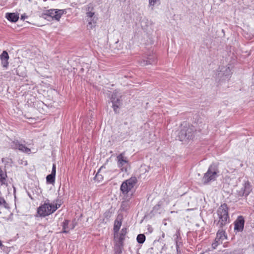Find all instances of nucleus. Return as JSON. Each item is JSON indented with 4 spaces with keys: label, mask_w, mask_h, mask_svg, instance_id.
<instances>
[{
    "label": "nucleus",
    "mask_w": 254,
    "mask_h": 254,
    "mask_svg": "<svg viewBox=\"0 0 254 254\" xmlns=\"http://www.w3.org/2000/svg\"><path fill=\"white\" fill-rule=\"evenodd\" d=\"M117 164L122 172H127L129 167L127 158L124 156V153H121L117 157Z\"/></svg>",
    "instance_id": "7"
},
{
    "label": "nucleus",
    "mask_w": 254,
    "mask_h": 254,
    "mask_svg": "<svg viewBox=\"0 0 254 254\" xmlns=\"http://www.w3.org/2000/svg\"><path fill=\"white\" fill-rule=\"evenodd\" d=\"M137 241L139 244H143L145 240V236L144 234H139L137 236Z\"/></svg>",
    "instance_id": "23"
},
{
    "label": "nucleus",
    "mask_w": 254,
    "mask_h": 254,
    "mask_svg": "<svg viewBox=\"0 0 254 254\" xmlns=\"http://www.w3.org/2000/svg\"><path fill=\"white\" fill-rule=\"evenodd\" d=\"M127 233V229L123 228L121 230L120 235L118 234V237L115 239L117 241V243L121 246H123L124 241L125 240V236Z\"/></svg>",
    "instance_id": "14"
},
{
    "label": "nucleus",
    "mask_w": 254,
    "mask_h": 254,
    "mask_svg": "<svg viewBox=\"0 0 254 254\" xmlns=\"http://www.w3.org/2000/svg\"><path fill=\"white\" fill-rule=\"evenodd\" d=\"M64 9H49L45 11L42 13L41 17L48 20L50 19H55L59 21L62 15L64 13Z\"/></svg>",
    "instance_id": "4"
},
{
    "label": "nucleus",
    "mask_w": 254,
    "mask_h": 254,
    "mask_svg": "<svg viewBox=\"0 0 254 254\" xmlns=\"http://www.w3.org/2000/svg\"><path fill=\"white\" fill-rule=\"evenodd\" d=\"M219 229L217 233L215 240H217L218 241H221V243H222V241L226 239V237L225 235V229L224 228H219Z\"/></svg>",
    "instance_id": "15"
},
{
    "label": "nucleus",
    "mask_w": 254,
    "mask_h": 254,
    "mask_svg": "<svg viewBox=\"0 0 254 254\" xmlns=\"http://www.w3.org/2000/svg\"><path fill=\"white\" fill-rule=\"evenodd\" d=\"M229 208L226 203L221 204L216 211L214 216V224L218 228H225L230 222L229 214Z\"/></svg>",
    "instance_id": "1"
},
{
    "label": "nucleus",
    "mask_w": 254,
    "mask_h": 254,
    "mask_svg": "<svg viewBox=\"0 0 254 254\" xmlns=\"http://www.w3.org/2000/svg\"><path fill=\"white\" fill-rule=\"evenodd\" d=\"M56 165L53 164L51 174L56 176Z\"/></svg>",
    "instance_id": "30"
},
{
    "label": "nucleus",
    "mask_w": 254,
    "mask_h": 254,
    "mask_svg": "<svg viewBox=\"0 0 254 254\" xmlns=\"http://www.w3.org/2000/svg\"><path fill=\"white\" fill-rule=\"evenodd\" d=\"M1 61L8 60L9 59V56L6 51H4L0 56Z\"/></svg>",
    "instance_id": "25"
},
{
    "label": "nucleus",
    "mask_w": 254,
    "mask_h": 254,
    "mask_svg": "<svg viewBox=\"0 0 254 254\" xmlns=\"http://www.w3.org/2000/svg\"><path fill=\"white\" fill-rule=\"evenodd\" d=\"M46 180L47 183L49 184H53L55 182V176L52 174L48 175L46 177Z\"/></svg>",
    "instance_id": "22"
},
{
    "label": "nucleus",
    "mask_w": 254,
    "mask_h": 254,
    "mask_svg": "<svg viewBox=\"0 0 254 254\" xmlns=\"http://www.w3.org/2000/svg\"><path fill=\"white\" fill-rule=\"evenodd\" d=\"M10 147L14 149H18L20 151L25 153H30L31 149L25 145L20 143L18 140H14L10 143Z\"/></svg>",
    "instance_id": "8"
},
{
    "label": "nucleus",
    "mask_w": 254,
    "mask_h": 254,
    "mask_svg": "<svg viewBox=\"0 0 254 254\" xmlns=\"http://www.w3.org/2000/svg\"><path fill=\"white\" fill-rule=\"evenodd\" d=\"M85 10L86 12L92 11L93 10V6L92 3H89L85 6Z\"/></svg>",
    "instance_id": "27"
},
{
    "label": "nucleus",
    "mask_w": 254,
    "mask_h": 254,
    "mask_svg": "<svg viewBox=\"0 0 254 254\" xmlns=\"http://www.w3.org/2000/svg\"><path fill=\"white\" fill-rule=\"evenodd\" d=\"M245 220L243 216H239L234 222V229L238 232H242L244 229Z\"/></svg>",
    "instance_id": "11"
},
{
    "label": "nucleus",
    "mask_w": 254,
    "mask_h": 254,
    "mask_svg": "<svg viewBox=\"0 0 254 254\" xmlns=\"http://www.w3.org/2000/svg\"><path fill=\"white\" fill-rule=\"evenodd\" d=\"M105 167L104 165L100 167V168L99 169V170H98V172L97 173L96 175H95V176L94 177L95 180L97 181L98 182H100V181H102L103 177L101 175L99 174V173L103 169H105Z\"/></svg>",
    "instance_id": "21"
},
{
    "label": "nucleus",
    "mask_w": 254,
    "mask_h": 254,
    "mask_svg": "<svg viewBox=\"0 0 254 254\" xmlns=\"http://www.w3.org/2000/svg\"><path fill=\"white\" fill-rule=\"evenodd\" d=\"M5 17L8 20L12 22H15L19 19L18 15L15 13H7Z\"/></svg>",
    "instance_id": "17"
},
{
    "label": "nucleus",
    "mask_w": 254,
    "mask_h": 254,
    "mask_svg": "<svg viewBox=\"0 0 254 254\" xmlns=\"http://www.w3.org/2000/svg\"><path fill=\"white\" fill-rule=\"evenodd\" d=\"M25 16L24 15H21V19H24Z\"/></svg>",
    "instance_id": "34"
},
{
    "label": "nucleus",
    "mask_w": 254,
    "mask_h": 254,
    "mask_svg": "<svg viewBox=\"0 0 254 254\" xmlns=\"http://www.w3.org/2000/svg\"><path fill=\"white\" fill-rule=\"evenodd\" d=\"M122 222L117 220L115 221L114 226V238L116 239L118 236V232L122 225Z\"/></svg>",
    "instance_id": "18"
},
{
    "label": "nucleus",
    "mask_w": 254,
    "mask_h": 254,
    "mask_svg": "<svg viewBox=\"0 0 254 254\" xmlns=\"http://www.w3.org/2000/svg\"><path fill=\"white\" fill-rule=\"evenodd\" d=\"M252 190L251 186L249 181H246L243 185L242 188L238 191L239 196H247Z\"/></svg>",
    "instance_id": "9"
},
{
    "label": "nucleus",
    "mask_w": 254,
    "mask_h": 254,
    "mask_svg": "<svg viewBox=\"0 0 254 254\" xmlns=\"http://www.w3.org/2000/svg\"><path fill=\"white\" fill-rule=\"evenodd\" d=\"M253 247L254 248V244L253 245Z\"/></svg>",
    "instance_id": "36"
},
{
    "label": "nucleus",
    "mask_w": 254,
    "mask_h": 254,
    "mask_svg": "<svg viewBox=\"0 0 254 254\" xmlns=\"http://www.w3.org/2000/svg\"><path fill=\"white\" fill-rule=\"evenodd\" d=\"M156 63V59L154 56H150L146 59H143L140 61V64L145 66L148 64H154Z\"/></svg>",
    "instance_id": "13"
},
{
    "label": "nucleus",
    "mask_w": 254,
    "mask_h": 254,
    "mask_svg": "<svg viewBox=\"0 0 254 254\" xmlns=\"http://www.w3.org/2000/svg\"><path fill=\"white\" fill-rule=\"evenodd\" d=\"M160 0H149V6L152 7V9H153V6L156 4H160Z\"/></svg>",
    "instance_id": "24"
},
{
    "label": "nucleus",
    "mask_w": 254,
    "mask_h": 254,
    "mask_svg": "<svg viewBox=\"0 0 254 254\" xmlns=\"http://www.w3.org/2000/svg\"><path fill=\"white\" fill-rule=\"evenodd\" d=\"M195 131L193 127H184L179 133V138L181 141H185L190 139L194 136Z\"/></svg>",
    "instance_id": "6"
},
{
    "label": "nucleus",
    "mask_w": 254,
    "mask_h": 254,
    "mask_svg": "<svg viewBox=\"0 0 254 254\" xmlns=\"http://www.w3.org/2000/svg\"><path fill=\"white\" fill-rule=\"evenodd\" d=\"M120 97L117 92H113L111 97V101L113 104V108L116 113H118V109L121 106V102Z\"/></svg>",
    "instance_id": "10"
},
{
    "label": "nucleus",
    "mask_w": 254,
    "mask_h": 254,
    "mask_svg": "<svg viewBox=\"0 0 254 254\" xmlns=\"http://www.w3.org/2000/svg\"><path fill=\"white\" fill-rule=\"evenodd\" d=\"M4 204H6L5 200L3 198H0V205Z\"/></svg>",
    "instance_id": "31"
},
{
    "label": "nucleus",
    "mask_w": 254,
    "mask_h": 254,
    "mask_svg": "<svg viewBox=\"0 0 254 254\" xmlns=\"http://www.w3.org/2000/svg\"><path fill=\"white\" fill-rule=\"evenodd\" d=\"M2 246V243L1 241L0 240V247Z\"/></svg>",
    "instance_id": "35"
},
{
    "label": "nucleus",
    "mask_w": 254,
    "mask_h": 254,
    "mask_svg": "<svg viewBox=\"0 0 254 254\" xmlns=\"http://www.w3.org/2000/svg\"><path fill=\"white\" fill-rule=\"evenodd\" d=\"M176 238L175 239L176 246L177 249V253L178 254H181V251L180 250V246H182V243L181 242V237H180V233L179 231H178L176 233Z\"/></svg>",
    "instance_id": "16"
},
{
    "label": "nucleus",
    "mask_w": 254,
    "mask_h": 254,
    "mask_svg": "<svg viewBox=\"0 0 254 254\" xmlns=\"http://www.w3.org/2000/svg\"><path fill=\"white\" fill-rule=\"evenodd\" d=\"M7 175L6 172H4L1 168L0 167V182L1 185H5L6 184V178Z\"/></svg>",
    "instance_id": "20"
},
{
    "label": "nucleus",
    "mask_w": 254,
    "mask_h": 254,
    "mask_svg": "<svg viewBox=\"0 0 254 254\" xmlns=\"http://www.w3.org/2000/svg\"><path fill=\"white\" fill-rule=\"evenodd\" d=\"M1 61V64L3 67L6 68L8 65V60H3Z\"/></svg>",
    "instance_id": "28"
},
{
    "label": "nucleus",
    "mask_w": 254,
    "mask_h": 254,
    "mask_svg": "<svg viewBox=\"0 0 254 254\" xmlns=\"http://www.w3.org/2000/svg\"><path fill=\"white\" fill-rule=\"evenodd\" d=\"M121 247H123V246H121V245L119 244L117 242L116 245L115 246V249L116 251V254H120L122 253V249Z\"/></svg>",
    "instance_id": "26"
},
{
    "label": "nucleus",
    "mask_w": 254,
    "mask_h": 254,
    "mask_svg": "<svg viewBox=\"0 0 254 254\" xmlns=\"http://www.w3.org/2000/svg\"><path fill=\"white\" fill-rule=\"evenodd\" d=\"M233 254H242L240 252H234Z\"/></svg>",
    "instance_id": "33"
},
{
    "label": "nucleus",
    "mask_w": 254,
    "mask_h": 254,
    "mask_svg": "<svg viewBox=\"0 0 254 254\" xmlns=\"http://www.w3.org/2000/svg\"><path fill=\"white\" fill-rule=\"evenodd\" d=\"M86 16L88 17L87 20L88 25H90V28H92L93 26L92 24H95L96 23L97 18L94 16V12L92 11L86 12Z\"/></svg>",
    "instance_id": "12"
},
{
    "label": "nucleus",
    "mask_w": 254,
    "mask_h": 254,
    "mask_svg": "<svg viewBox=\"0 0 254 254\" xmlns=\"http://www.w3.org/2000/svg\"><path fill=\"white\" fill-rule=\"evenodd\" d=\"M226 71H228L229 73H228V74H226L225 75H226V76H229V75H230V69L229 67H228V68L226 69Z\"/></svg>",
    "instance_id": "32"
},
{
    "label": "nucleus",
    "mask_w": 254,
    "mask_h": 254,
    "mask_svg": "<svg viewBox=\"0 0 254 254\" xmlns=\"http://www.w3.org/2000/svg\"><path fill=\"white\" fill-rule=\"evenodd\" d=\"M177 254H178V253Z\"/></svg>",
    "instance_id": "37"
},
{
    "label": "nucleus",
    "mask_w": 254,
    "mask_h": 254,
    "mask_svg": "<svg viewBox=\"0 0 254 254\" xmlns=\"http://www.w3.org/2000/svg\"><path fill=\"white\" fill-rule=\"evenodd\" d=\"M69 221L67 220H64V221L63 222V231L62 233H67L69 232V229H72L74 228V226L72 225V227L69 228L68 227V223Z\"/></svg>",
    "instance_id": "19"
},
{
    "label": "nucleus",
    "mask_w": 254,
    "mask_h": 254,
    "mask_svg": "<svg viewBox=\"0 0 254 254\" xmlns=\"http://www.w3.org/2000/svg\"><path fill=\"white\" fill-rule=\"evenodd\" d=\"M219 169L217 164H212L208 168L207 171L204 174L202 181L204 184L214 181L219 176Z\"/></svg>",
    "instance_id": "2"
},
{
    "label": "nucleus",
    "mask_w": 254,
    "mask_h": 254,
    "mask_svg": "<svg viewBox=\"0 0 254 254\" xmlns=\"http://www.w3.org/2000/svg\"><path fill=\"white\" fill-rule=\"evenodd\" d=\"M216 242L212 243V247L213 249H215L218 246V244L221 243L220 241H218L217 240H216Z\"/></svg>",
    "instance_id": "29"
},
{
    "label": "nucleus",
    "mask_w": 254,
    "mask_h": 254,
    "mask_svg": "<svg viewBox=\"0 0 254 254\" xmlns=\"http://www.w3.org/2000/svg\"><path fill=\"white\" fill-rule=\"evenodd\" d=\"M60 206V205L58 206L57 204L45 202L37 208V213L40 217H44L54 213Z\"/></svg>",
    "instance_id": "3"
},
{
    "label": "nucleus",
    "mask_w": 254,
    "mask_h": 254,
    "mask_svg": "<svg viewBox=\"0 0 254 254\" xmlns=\"http://www.w3.org/2000/svg\"><path fill=\"white\" fill-rule=\"evenodd\" d=\"M137 182L136 177H131L130 178L124 181L121 185L120 190L124 194H127L134 187Z\"/></svg>",
    "instance_id": "5"
}]
</instances>
